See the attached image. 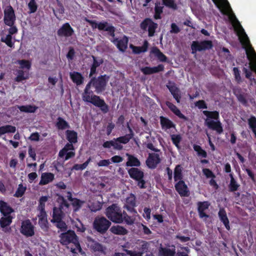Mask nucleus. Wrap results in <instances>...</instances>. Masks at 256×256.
Masks as SVG:
<instances>
[{
	"instance_id": "obj_1",
	"label": "nucleus",
	"mask_w": 256,
	"mask_h": 256,
	"mask_svg": "<svg viewBox=\"0 0 256 256\" xmlns=\"http://www.w3.org/2000/svg\"><path fill=\"white\" fill-rule=\"evenodd\" d=\"M109 78V76L106 74L101 75L97 78L92 77L86 84L82 94V100L84 102L91 104L100 108L103 114H106L109 112V106L103 98L94 94L90 88L92 87L94 88V92L98 94L102 93L106 90Z\"/></svg>"
},
{
	"instance_id": "obj_2",
	"label": "nucleus",
	"mask_w": 256,
	"mask_h": 256,
	"mask_svg": "<svg viewBox=\"0 0 256 256\" xmlns=\"http://www.w3.org/2000/svg\"><path fill=\"white\" fill-rule=\"evenodd\" d=\"M230 18L232 24H233L235 30L239 36L240 42L243 48L246 49L248 58L250 60L252 58H256V52L251 46L247 34L236 16L233 14Z\"/></svg>"
},
{
	"instance_id": "obj_3",
	"label": "nucleus",
	"mask_w": 256,
	"mask_h": 256,
	"mask_svg": "<svg viewBox=\"0 0 256 256\" xmlns=\"http://www.w3.org/2000/svg\"><path fill=\"white\" fill-rule=\"evenodd\" d=\"M202 114L206 117L205 120V124L208 128L216 131L218 134H222L224 130L222 124L220 120L219 112L217 110H203Z\"/></svg>"
},
{
	"instance_id": "obj_4",
	"label": "nucleus",
	"mask_w": 256,
	"mask_h": 256,
	"mask_svg": "<svg viewBox=\"0 0 256 256\" xmlns=\"http://www.w3.org/2000/svg\"><path fill=\"white\" fill-rule=\"evenodd\" d=\"M105 214L113 222L122 224L123 222L122 210L117 204H113L108 206L106 209Z\"/></svg>"
},
{
	"instance_id": "obj_5",
	"label": "nucleus",
	"mask_w": 256,
	"mask_h": 256,
	"mask_svg": "<svg viewBox=\"0 0 256 256\" xmlns=\"http://www.w3.org/2000/svg\"><path fill=\"white\" fill-rule=\"evenodd\" d=\"M84 20L90 24L92 29L98 28L100 30H104L108 32V34L110 36H114L116 28L112 24H108L107 22H101L97 23L96 21L90 20L85 18Z\"/></svg>"
},
{
	"instance_id": "obj_6",
	"label": "nucleus",
	"mask_w": 256,
	"mask_h": 256,
	"mask_svg": "<svg viewBox=\"0 0 256 256\" xmlns=\"http://www.w3.org/2000/svg\"><path fill=\"white\" fill-rule=\"evenodd\" d=\"M111 222L103 216H96L93 222V228L101 234H105L111 226Z\"/></svg>"
},
{
	"instance_id": "obj_7",
	"label": "nucleus",
	"mask_w": 256,
	"mask_h": 256,
	"mask_svg": "<svg viewBox=\"0 0 256 256\" xmlns=\"http://www.w3.org/2000/svg\"><path fill=\"white\" fill-rule=\"evenodd\" d=\"M36 227L29 219L24 220L21 222L20 228V234L26 238L34 236Z\"/></svg>"
},
{
	"instance_id": "obj_8",
	"label": "nucleus",
	"mask_w": 256,
	"mask_h": 256,
	"mask_svg": "<svg viewBox=\"0 0 256 256\" xmlns=\"http://www.w3.org/2000/svg\"><path fill=\"white\" fill-rule=\"evenodd\" d=\"M213 44L210 40H204L202 41H193L191 44L192 53L196 54L197 52L204 51L212 48Z\"/></svg>"
},
{
	"instance_id": "obj_9",
	"label": "nucleus",
	"mask_w": 256,
	"mask_h": 256,
	"mask_svg": "<svg viewBox=\"0 0 256 256\" xmlns=\"http://www.w3.org/2000/svg\"><path fill=\"white\" fill-rule=\"evenodd\" d=\"M140 28L143 30H148V36H153L158 28V24L150 18H146L140 24Z\"/></svg>"
},
{
	"instance_id": "obj_10",
	"label": "nucleus",
	"mask_w": 256,
	"mask_h": 256,
	"mask_svg": "<svg viewBox=\"0 0 256 256\" xmlns=\"http://www.w3.org/2000/svg\"><path fill=\"white\" fill-rule=\"evenodd\" d=\"M4 24L8 26L14 25L16 20V16L13 8L10 5L7 6L4 10Z\"/></svg>"
},
{
	"instance_id": "obj_11",
	"label": "nucleus",
	"mask_w": 256,
	"mask_h": 256,
	"mask_svg": "<svg viewBox=\"0 0 256 256\" xmlns=\"http://www.w3.org/2000/svg\"><path fill=\"white\" fill-rule=\"evenodd\" d=\"M59 237L60 242L63 246H67L70 244H72L78 238L75 232L72 230H68L66 232L60 234Z\"/></svg>"
},
{
	"instance_id": "obj_12",
	"label": "nucleus",
	"mask_w": 256,
	"mask_h": 256,
	"mask_svg": "<svg viewBox=\"0 0 256 256\" xmlns=\"http://www.w3.org/2000/svg\"><path fill=\"white\" fill-rule=\"evenodd\" d=\"M111 37L112 38L110 39V42L116 45L120 51L124 52L126 50L128 40L127 36H124L120 39L115 38V35Z\"/></svg>"
},
{
	"instance_id": "obj_13",
	"label": "nucleus",
	"mask_w": 256,
	"mask_h": 256,
	"mask_svg": "<svg viewBox=\"0 0 256 256\" xmlns=\"http://www.w3.org/2000/svg\"><path fill=\"white\" fill-rule=\"evenodd\" d=\"M160 154L156 153H150L146 158V163L147 166L150 169L156 168L160 162Z\"/></svg>"
},
{
	"instance_id": "obj_14",
	"label": "nucleus",
	"mask_w": 256,
	"mask_h": 256,
	"mask_svg": "<svg viewBox=\"0 0 256 256\" xmlns=\"http://www.w3.org/2000/svg\"><path fill=\"white\" fill-rule=\"evenodd\" d=\"M136 206V197L134 194L131 193L126 198V204L124 206V208H126L128 211L130 213L136 214L137 211L134 208Z\"/></svg>"
},
{
	"instance_id": "obj_15",
	"label": "nucleus",
	"mask_w": 256,
	"mask_h": 256,
	"mask_svg": "<svg viewBox=\"0 0 256 256\" xmlns=\"http://www.w3.org/2000/svg\"><path fill=\"white\" fill-rule=\"evenodd\" d=\"M14 217L12 216H2L0 218V227L2 232L4 233H10L12 228L10 226L12 222Z\"/></svg>"
},
{
	"instance_id": "obj_16",
	"label": "nucleus",
	"mask_w": 256,
	"mask_h": 256,
	"mask_svg": "<svg viewBox=\"0 0 256 256\" xmlns=\"http://www.w3.org/2000/svg\"><path fill=\"white\" fill-rule=\"evenodd\" d=\"M74 30L68 22H66L58 30L57 34L60 37L68 38L74 34Z\"/></svg>"
},
{
	"instance_id": "obj_17",
	"label": "nucleus",
	"mask_w": 256,
	"mask_h": 256,
	"mask_svg": "<svg viewBox=\"0 0 256 256\" xmlns=\"http://www.w3.org/2000/svg\"><path fill=\"white\" fill-rule=\"evenodd\" d=\"M174 187L180 196H190L188 188L183 180L178 181L175 184Z\"/></svg>"
},
{
	"instance_id": "obj_18",
	"label": "nucleus",
	"mask_w": 256,
	"mask_h": 256,
	"mask_svg": "<svg viewBox=\"0 0 256 256\" xmlns=\"http://www.w3.org/2000/svg\"><path fill=\"white\" fill-rule=\"evenodd\" d=\"M166 87L172 95L174 98L178 103L180 102L181 96L179 88L176 86L174 82L169 81L166 84Z\"/></svg>"
},
{
	"instance_id": "obj_19",
	"label": "nucleus",
	"mask_w": 256,
	"mask_h": 256,
	"mask_svg": "<svg viewBox=\"0 0 256 256\" xmlns=\"http://www.w3.org/2000/svg\"><path fill=\"white\" fill-rule=\"evenodd\" d=\"M198 212L200 218H208L209 216L205 212V210H208L210 206V203L208 201L198 202L197 203Z\"/></svg>"
},
{
	"instance_id": "obj_20",
	"label": "nucleus",
	"mask_w": 256,
	"mask_h": 256,
	"mask_svg": "<svg viewBox=\"0 0 256 256\" xmlns=\"http://www.w3.org/2000/svg\"><path fill=\"white\" fill-rule=\"evenodd\" d=\"M38 224L40 228L44 232H48L50 230V224L47 219L46 214L38 215Z\"/></svg>"
},
{
	"instance_id": "obj_21",
	"label": "nucleus",
	"mask_w": 256,
	"mask_h": 256,
	"mask_svg": "<svg viewBox=\"0 0 256 256\" xmlns=\"http://www.w3.org/2000/svg\"><path fill=\"white\" fill-rule=\"evenodd\" d=\"M14 209L8 204L2 200H0V212L2 216H12Z\"/></svg>"
},
{
	"instance_id": "obj_22",
	"label": "nucleus",
	"mask_w": 256,
	"mask_h": 256,
	"mask_svg": "<svg viewBox=\"0 0 256 256\" xmlns=\"http://www.w3.org/2000/svg\"><path fill=\"white\" fill-rule=\"evenodd\" d=\"M92 58L93 62L90 68V72L89 74L90 78L97 73L96 68L104 62L102 58L98 59L97 58L94 56H92Z\"/></svg>"
},
{
	"instance_id": "obj_23",
	"label": "nucleus",
	"mask_w": 256,
	"mask_h": 256,
	"mask_svg": "<svg viewBox=\"0 0 256 256\" xmlns=\"http://www.w3.org/2000/svg\"><path fill=\"white\" fill-rule=\"evenodd\" d=\"M130 176L133 180H136L144 178V172L136 168H132L128 170Z\"/></svg>"
},
{
	"instance_id": "obj_24",
	"label": "nucleus",
	"mask_w": 256,
	"mask_h": 256,
	"mask_svg": "<svg viewBox=\"0 0 256 256\" xmlns=\"http://www.w3.org/2000/svg\"><path fill=\"white\" fill-rule=\"evenodd\" d=\"M172 248L162 247V246L158 248V256H175L176 252V248L174 245L172 246Z\"/></svg>"
},
{
	"instance_id": "obj_25",
	"label": "nucleus",
	"mask_w": 256,
	"mask_h": 256,
	"mask_svg": "<svg viewBox=\"0 0 256 256\" xmlns=\"http://www.w3.org/2000/svg\"><path fill=\"white\" fill-rule=\"evenodd\" d=\"M218 216L220 222L223 223L226 228L228 230H230V222L226 212L224 208L220 209Z\"/></svg>"
},
{
	"instance_id": "obj_26",
	"label": "nucleus",
	"mask_w": 256,
	"mask_h": 256,
	"mask_svg": "<svg viewBox=\"0 0 256 256\" xmlns=\"http://www.w3.org/2000/svg\"><path fill=\"white\" fill-rule=\"evenodd\" d=\"M70 78L76 86H80L84 82V77L82 74L78 72H73L70 74Z\"/></svg>"
},
{
	"instance_id": "obj_27",
	"label": "nucleus",
	"mask_w": 256,
	"mask_h": 256,
	"mask_svg": "<svg viewBox=\"0 0 256 256\" xmlns=\"http://www.w3.org/2000/svg\"><path fill=\"white\" fill-rule=\"evenodd\" d=\"M166 105L169 108V109L179 118L184 120H188V118L183 114L180 111V110L175 106L174 104L170 102H166Z\"/></svg>"
},
{
	"instance_id": "obj_28",
	"label": "nucleus",
	"mask_w": 256,
	"mask_h": 256,
	"mask_svg": "<svg viewBox=\"0 0 256 256\" xmlns=\"http://www.w3.org/2000/svg\"><path fill=\"white\" fill-rule=\"evenodd\" d=\"M64 214L61 208L56 206L54 207L52 210V219L50 220L51 222L54 224V222L58 220H62L64 218Z\"/></svg>"
},
{
	"instance_id": "obj_29",
	"label": "nucleus",
	"mask_w": 256,
	"mask_h": 256,
	"mask_svg": "<svg viewBox=\"0 0 256 256\" xmlns=\"http://www.w3.org/2000/svg\"><path fill=\"white\" fill-rule=\"evenodd\" d=\"M160 124L162 129L164 130L176 128V124L171 120L163 116H160Z\"/></svg>"
},
{
	"instance_id": "obj_30",
	"label": "nucleus",
	"mask_w": 256,
	"mask_h": 256,
	"mask_svg": "<svg viewBox=\"0 0 256 256\" xmlns=\"http://www.w3.org/2000/svg\"><path fill=\"white\" fill-rule=\"evenodd\" d=\"M150 53L154 54L156 57L161 62H167L168 58L156 46L152 48Z\"/></svg>"
},
{
	"instance_id": "obj_31",
	"label": "nucleus",
	"mask_w": 256,
	"mask_h": 256,
	"mask_svg": "<svg viewBox=\"0 0 256 256\" xmlns=\"http://www.w3.org/2000/svg\"><path fill=\"white\" fill-rule=\"evenodd\" d=\"M54 178V175L51 172L42 173L41 176V180L39 184L40 185H46L52 182Z\"/></svg>"
},
{
	"instance_id": "obj_32",
	"label": "nucleus",
	"mask_w": 256,
	"mask_h": 256,
	"mask_svg": "<svg viewBox=\"0 0 256 256\" xmlns=\"http://www.w3.org/2000/svg\"><path fill=\"white\" fill-rule=\"evenodd\" d=\"M88 241L90 242H92L90 244V248L92 250H93L95 252H100L101 253H104L105 248L103 246L99 243L98 242L94 240L92 238H90L88 239Z\"/></svg>"
},
{
	"instance_id": "obj_33",
	"label": "nucleus",
	"mask_w": 256,
	"mask_h": 256,
	"mask_svg": "<svg viewBox=\"0 0 256 256\" xmlns=\"http://www.w3.org/2000/svg\"><path fill=\"white\" fill-rule=\"evenodd\" d=\"M229 176L230 178V180L228 185V191L230 192H236L238 190L240 185L234 178L233 173L230 174Z\"/></svg>"
},
{
	"instance_id": "obj_34",
	"label": "nucleus",
	"mask_w": 256,
	"mask_h": 256,
	"mask_svg": "<svg viewBox=\"0 0 256 256\" xmlns=\"http://www.w3.org/2000/svg\"><path fill=\"white\" fill-rule=\"evenodd\" d=\"M110 231L112 234L116 235L124 236L128 232V230L126 228L120 225L112 226L110 228Z\"/></svg>"
},
{
	"instance_id": "obj_35",
	"label": "nucleus",
	"mask_w": 256,
	"mask_h": 256,
	"mask_svg": "<svg viewBox=\"0 0 256 256\" xmlns=\"http://www.w3.org/2000/svg\"><path fill=\"white\" fill-rule=\"evenodd\" d=\"M66 138L69 142L76 144L78 142V134L74 130H66Z\"/></svg>"
},
{
	"instance_id": "obj_36",
	"label": "nucleus",
	"mask_w": 256,
	"mask_h": 256,
	"mask_svg": "<svg viewBox=\"0 0 256 256\" xmlns=\"http://www.w3.org/2000/svg\"><path fill=\"white\" fill-rule=\"evenodd\" d=\"M128 161L126 162L127 166H140V162L138 159L133 155L127 154Z\"/></svg>"
},
{
	"instance_id": "obj_37",
	"label": "nucleus",
	"mask_w": 256,
	"mask_h": 256,
	"mask_svg": "<svg viewBox=\"0 0 256 256\" xmlns=\"http://www.w3.org/2000/svg\"><path fill=\"white\" fill-rule=\"evenodd\" d=\"M149 44L146 40H145L142 46H132V52L135 54H140L142 52H145L148 50Z\"/></svg>"
},
{
	"instance_id": "obj_38",
	"label": "nucleus",
	"mask_w": 256,
	"mask_h": 256,
	"mask_svg": "<svg viewBox=\"0 0 256 256\" xmlns=\"http://www.w3.org/2000/svg\"><path fill=\"white\" fill-rule=\"evenodd\" d=\"M56 126L58 130H64L70 128L68 123L61 117H58L57 118V122Z\"/></svg>"
},
{
	"instance_id": "obj_39",
	"label": "nucleus",
	"mask_w": 256,
	"mask_h": 256,
	"mask_svg": "<svg viewBox=\"0 0 256 256\" xmlns=\"http://www.w3.org/2000/svg\"><path fill=\"white\" fill-rule=\"evenodd\" d=\"M16 128L11 125H5L0 126V136L8 133H14Z\"/></svg>"
},
{
	"instance_id": "obj_40",
	"label": "nucleus",
	"mask_w": 256,
	"mask_h": 256,
	"mask_svg": "<svg viewBox=\"0 0 256 256\" xmlns=\"http://www.w3.org/2000/svg\"><path fill=\"white\" fill-rule=\"evenodd\" d=\"M164 6H160V2H156L155 4L154 8V18L156 20L160 19L162 18L161 14L163 12Z\"/></svg>"
},
{
	"instance_id": "obj_41",
	"label": "nucleus",
	"mask_w": 256,
	"mask_h": 256,
	"mask_svg": "<svg viewBox=\"0 0 256 256\" xmlns=\"http://www.w3.org/2000/svg\"><path fill=\"white\" fill-rule=\"evenodd\" d=\"M22 112H28V113H33L34 112L37 108L35 106L31 105L26 106H16Z\"/></svg>"
},
{
	"instance_id": "obj_42",
	"label": "nucleus",
	"mask_w": 256,
	"mask_h": 256,
	"mask_svg": "<svg viewBox=\"0 0 256 256\" xmlns=\"http://www.w3.org/2000/svg\"><path fill=\"white\" fill-rule=\"evenodd\" d=\"M174 180L175 182L182 180L183 176L182 174V167L180 165H177L174 170Z\"/></svg>"
},
{
	"instance_id": "obj_43",
	"label": "nucleus",
	"mask_w": 256,
	"mask_h": 256,
	"mask_svg": "<svg viewBox=\"0 0 256 256\" xmlns=\"http://www.w3.org/2000/svg\"><path fill=\"white\" fill-rule=\"evenodd\" d=\"M162 4L172 10H177L178 6L174 0H162Z\"/></svg>"
},
{
	"instance_id": "obj_44",
	"label": "nucleus",
	"mask_w": 256,
	"mask_h": 256,
	"mask_svg": "<svg viewBox=\"0 0 256 256\" xmlns=\"http://www.w3.org/2000/svg\"><path fill=\"white\" fill-rule=\"evenodd\" d=\"M70 202H72V205L74 212L82 208L83 204L84 203V201H82L77 198H74V199Z\"/></svg>"
},
{
	"instance_id": "obj_45",
	"label": "nucleus",
	"mask_w": 256,
	"mask_h": 256,
	"mask_svg": "<svg viewBox=\"0 0 256 256\" xmlns=\"http://www.w3.org/2000/svg\"><path fill=\"white\" fill-rule=\"evenodd\" d=\"M73 144L70 142L67 143L65 146L59 152L58 156L60 158H62L66 154V152L69 150H74V148Z\"/></svg>"
},
{
	"instance_id": "obj_46",
	"label": "nucleus",
	"mask_w": 256,
	"mask_h": 256,
	"mask_svg": "<svg viewBox=\"0 0 256 256\" xmlns=\"http://www.w3.org/2000/svg\"><path fill=\"white\" fill-rule=\"evenodd\" d=\"M193 148L194 151L197 153V154L199 156L206 158L208 156V154L206 150H203L200 146L197 144H194Z\"/></svg>"
},
{
	"instance_id": "obj_47",
	"label": "nucleus",
	"mask_w": 256,
	"mask_h": 256,
	"mask_svg": "<svg viewBox=\"0 0 256 256\" xmlns=\"http://www.w3.org/2000/svg\"><path fill=\"white\" fill-rule=\"evenodd\" d=\"M26 190V187L24 186L22 184H18V188L14 194V196L16 198H20L24 194Z\"/></svg>"
},
{
	"instance_id": "obj_48",
	"label": "nucleus",
	"mask_w": 256,
	"mask_h": 256,
	"mask_svg": "<svg viewBox=\"0 0 256 256\" xmlns=\"http://www.w3.org/2000/svg\"><path fill=\"white\" fill-rule=\"evenodd\" d=\"M172 141L173 144L178 148H180V143L182 140L180 134H172L170 136Z\"/></svg>"
},
{
	"instance_id": "obj_49",
	"label": "nucleus",
	"mask_w": 256,
	"mask_h": 256,
	"mask_svg": "<svg viewBox=\"0 0 256 256\" xmlns=\"http://www.w3.org/2000/svg\"><path fill=\"white\" fill-rule=\"evenodd\" d=\"M122 214L123 217V222L124 221L128 225H132L134 223V218L130 216H129L126 212L124 211Z\"/></svg>"
},
{
	"instance_id": "obj_50",
	"label": "nucleus",
	"mask_w": 256,
	"mask_h": 256,
	"mask_svg": "<svg viewBox=\"0 0 256 256\" xmlns=\"http://www.w3.org/2000/svg\"><path fill=\"white\" fill-rule=\"evenodd\" d=\"M54 224H56V227L62 232L66 231L68 228L66 223L62 220H58L57 222H54Z\"/></svg>"
},
{
	"instance_id": "obj_51",
	"label": "nucleus",
	"mask_w": 256,
	"mask_h": 256,
	"mask_svg": "<svg viewBox=\"0 0 256 256\" xmlns=\"http://www.w3.org/2000/svg\"><path fill=\"white\" fill-rule=\"evenodd\" d=\"M131 138L130 137H128L126 134L124 136H120L116 138H114V140L116 142H118L122 144H128Z\"/></svg>"
},
{
	"instance_id": "obj_52",
	"label": "nucleus",
	"mask_w": 256,
	"mask_h": 256,
	"mask_svg": "<svg viewBox=\"0 0 256 256\" xmlns=\"http://www.w3.org/2000/svg\"><path fill=\"white\" fill-rule=\"evenodd\" d=\"M28 7L30 14L35 12L38 9V5L35 0H30L28 4Z\"/></svg>"
},
{
	"instance_id": "obj_53",
	"label": "nucleus",
	"mask_w": 256,
	"mask_h": 256,
	"mask_svg": "<svg viewBox=\"0 0 256 256\" xmlns=\"http://www.w3.org/2000/svg\"><path fill=\"white\" fill-rule=\"evenodd\" d=\"M58 200H60L59 207H58V208H61V210H62L64 207L68 208L70 207V204L64 198L63 196H59Z\"/></svg>"
},
{
	"instance_id": "obj_54",
	"label": "nucleus",
	"mask_w": 256,
	"mask_h": 256,
	"mask_svg": "<svg viewBox=\"0 0 256 256\" xmlns=\"http://www.w3.org/2000/svg\"><path fill=\"white\" fill-rule=\"evenodd\" d=\"M1 41L6 43L10 48H12L14 46V43L12 42V36L10 34L6 35L5 38H2Z\"/></svg>"
},
{
	"instance_id": "obj_55",
	"label": "nucleus",
	"mask_w": 256,
	"mask_h": 256,
	"mask_svg": "<svg viewBox=\"0 0 256 256\" xmlns=\"http://www.w3.org/2000/svg\"><path fill=\"white\" fill-rule=\"evenodd\" d=\"M194 105L198 109H207L208 104L204 100H198L194 102Z\"/></svg>"
},
{
	"instance_id": "obj_56",
	"label": "nucleus",
	"mask_w": 256,
	"mask_h": 256,
	"mask_svg": "<svg viewBox=\"0 0 256 256\" xmlns=\"http://www.w3.org/2000/svg\"><path fill=\"white\" fill-rule=\"evenodd\" d=\"M18 64H20L22 68H26L30 70L31 67V63L28 60H18Z\"/></svg>"
},
{
	"instance_id": "obj_57",
	"label": "nucleus",
	"mask_w": 256,
	"mask_h": 256,
	"mask_svg": "<svg viewBox=\"0 0 256 256\" xmlns=\"http://www.w3.org/2000/svg\"><path fill=\"white\" fill-rule=\"evenodd\" d=\"M18 73V74L17 76L15 78L16 82H20L24 80H26L28 78V76H24V72L22 70H19Z\"/></svg>"
},
{
	"instance_id": "obj_58",
	"label": "nucleus",
	"mask_w": 256,
	"mask_h": 256,
	"mask_svg": "<svg viewBox=\"0 0 256 256\" xmlns=\"http://www.w3.org/2000/svg\"><path fill=\"white\" fill-rule=\"evenodd\" d=\"M234 74L236 82L238 84L242 82V78L240 75V72L238 68L234 67L233 68Z\"/></svg>"
},
{
	"instance_id": "obj_59",
	"label": "nucleus",
	"mask_w": 256,
	"mask_h": 256,
	"mask_svg": "<svg viewBox=\"0 0 256 256\" xmlns=\"http://www.w3.org/2000/svg\"><path fill=\"white\" fill-rule=\"evenodd\" d=\"M202 172L206 178H216L215 174L209 168H203Z\"/></svg>"
},
{
	"instance_id": "obj_60",
	"label": "nucleus",
	"mask_w": 256,
	"mask_h": 256,
	"mask_svg": "<svg viewBox=\"0 0 256 256\" xmlns=\"http://www.w3.org/2000/svg\"><path fill=\"white\" fill-rule=\"evenodd\" d=\"M144 213L142 214L143 217L147 221H149L150 219L151 209L149 208H144Z\"/></svg>"
},
{
	"instance_id": "obj_61",
	"label": "nucleus",
	"mask_w": 256,
	"mask_h": 256,
	"mask_svg": "<svg viewBox=\"0 0 256 256\" xmlns=\"http://www.w3.org/2000/svg\"><path fill=\"white\" fill-rule=\"evenodd\" d=\"M246 94L244 93L242 94L238 95V97L237 98L238 101L244 106L248 105V100L246 99Z\"/></svg>"
},
{
	"instance_id": "obj_62",
	"label": "nucleus",
	"mask_w": 256,
	"mask_h": 256,
	"mask_svg": "<svg viewBox=\"0 0 256 256\" xmlns=\"http://www.w3.org/2000/svg\"><path fill=\"white\" fill-rule=\"evenodd\" d=\"M164 68V66L162 64H160L156 66L152 67V74L162 72Z\"/></svg>"
},
{
	"instance_id": "obj_63",
	"label": "nucleus",
	"mask_w": 256,
	"mask_h": 256,
	"mask_svg": "<svg viewBox=\"0 0 256 256\" xmlns=\"http://www.w3.org/2000/svg\"><path fill=\"white\" fill-rule=\"evenodd\" d=\"M180 31V29L175 23H172L171 24L170 30L171 34H178Z\"/></svg>"
},
{
	"instance_id": "obj_64",
	"label": "nucleus",
	"mask_w": 256,
	"mask_h": 256,
	"mask_svg": "<svg viewBox=\"0 0 256 256\" xmlns=\"http://www.w3.org/2000/svg\"><path fill=\"white\" fill-rule=\"evenodd\" d=\"M124 250L130 256H142V252H133L127 249H124Z\"/></svg>"
}]
</instances>
